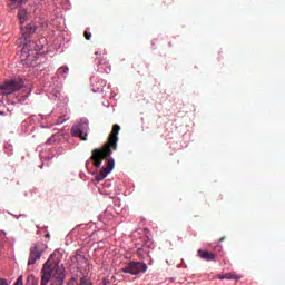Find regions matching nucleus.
Returning <instances> with one entry per match:
<instances>
[{"mask_svg":"<svg viewBox=\"0 0 285 285\" xmlns=\"http://www.w3.org/2000/svg\"><path fill=\"white\" fill-rule=\"evenodd\" d=\"M121 127L117 124L112 126L111 132L109 134L108 141L104 147L94 149L91 151V161H94L95 168H101L104 159H108L112 155V150H117V142L119 141V132Z\"/></svg>","mask_w":285,"mask_h":285,"instance_id":"obj_1","label":"nucleus"},{"mask_svg":"<svg viewBox=\"0 0 285 285\" xmlns=\"http://www.w3.org/2000/svg\"><path fill=\"white\" fill-rule=\"evenodd\" d=\"M22 87L23 79L6 81L2 86H0V95H12V92H18V90Z\"/></svg>","mask_w":285,"mask_h":285,"instance_id":"obj_6","label":"nucleus"},{"mask_svg":"<svg viewBox=\"0 0 285 285\" xmlns=\"http://www.w3.org/2000/svg\"><path fill=\"white\" fill-rule=\"evenodd\" d=\"M18 17H19L20 21H26V10L20 9L18 11Z\"/></svg>","mask_w":285,"mask_h":285,"instance_id":"obj_14","label":"nucleus"},{"mask_svg":"<svg viewBox=\"0 0 285 285\" xmlns=\"http://www.w3.org/2000/svg\"><path fill=\"white\" fill-rule=\"evenodd\" d=\"M41 48L37 47L35 41H28L21 49L20 59L24 63H30V61H35V57Z\"/></svg>","mask_w":285,"mask_h":285,"instance_id":"obj_4","label":"nucleus"},{"mask_svg":"<svg viewBox=\"0 0 285 285\" xmlns=\"http://www.w3.org/2000/svg\"><path fill=\"white\" fill-rule=\"evenodd\" d=\"M78 271L79 273L71 277L67 285H92L90 277H88V273H90L88 259L83 256H80L78 262Z\"/></svg>","mask_w":285,"mask_h":285,"instance_id":"obj_3","label":"nucleus"},{"mask_svg":"<svg viewBox=\"0 0 285 285\" xmlns=\"http://www.w3.org/2000/svg\"><path fill=\"white\" fill-rule=\"evenodd\" d=\"M91 38H92V33L85 31V39H87V41H90Z\"/></svg>","mask_w":285,"mask_h":285,"instance_id":"obj_18","label":"nucleus"},{"mask_svg":"<svg viewBox=\"0 0 285 285\" xmlns=\"http://www.w3.org/2000/svg\"><path fill=\"white\" fill-rule=\"evenodd\" d=\"M41 255H43V249L41 248V243H38L30 248L28 265L37 264V259H41Z\"/></svg>","mask_w":285,"mask_h":285,"instance_id":"obj_9","label":"nucleus"},{"mask_svg":"<svg viewBox=\"0 0 285 285\" xmlns=\"http://www.w3.org/2000/svg\"><path fill=\"white\" fill-rule=\"evenodd\" d=\"M169 282H175V278L170 277V278H169Z\"/></svg>","mask_w":285,"mask_h":285,"instance_id":"obj_23","label":"nucleus"},{"mask_svg":"<svg viewBox=\"0 0 285 285\" xmlns=\"http://www.w3.org/2000/svg\"><path fill=\"white\" fill-rule=\"evenodd\" d=\"M58 75H68V67H60L58 69Z\"/></svg>","mask_w":285,"mask_h":285,"instance_id":"obj_15","label":"nucleus"},{"mask_svg":"<svg viewBox=\"0 0 285 285\" xmlns=\"http://www.w3.org/2000/svg\"><path fill=\"white\" fill-rule=\"evenodd\" d=\"M106 63H108V62L106 61V59L100 60V61H99L100 68H104V66H106Z\"/></svg>","mask_w":285,"mask_h":285,"instance_id":"obj_20","label":"nucleus"},{"mask_svg":"<svg viewBox=\"0 0 285 285\" xmlns=\"http://www.w3.org/2000/svg\"><path fill=\"white\" fill-rule=\"evenodd\" d=\"M148 271V265L142 262H129L122 269V273H129V275H139L141 273H146Z\"/></svg>","mask_w":285,"mask_h":285,"instance_id":"obj_7","label":"nucleus"},{"mask_svg":"<svg viewBox=\"0 0 285 285\" xmlns=\"http://www.w3.org/2000/svg\"><path fill=\"white\" fill-rule=\"evenodd\" d=\"M218 279H235V282H239V279H242V277L238 276L237 274L227 273L224 275H218Z\"/></svg>","mask_w":285,"mask_h":285,"instance_id":"obj_12","label":"nucleus"},{"mask_svg":"<svg viewBox=\"0 0 285 285\" xmlns=\"http://www.w3.org/2000/svg\"><path fill=\"white\" fill-rule=\"evenodd\" d=\"M114 168H115V159L108 158L106 166L102 167L100 171L96 175V180L104 181V179H106V177H108V175L112 173Z\"/></svg>","mask_w":285,"mask_h":285,"instance_id":"obj_8","label":"nucleus"},{"mask_svg":"<svg viewBox=\"0 0 285 285\" xmlns=\"http://www.w3.org/2000/svg\"><path fill=\"white\" fill-rule=\"evenodd\" d=\"M66 269L63 265H60L59 262L50 258L43 264L42 267V277L40 285H48V282H51V285H63L66 279Z\"/></svg>","mask_w":285,"mask_h":285,"instance_id":"obj_2","label":"nucleus"},{"mask_svg":"<svg viewBox=\"0 0 285 285\" xmlns=\"http://www.w3.org/2000/svg\"><path fill=\"white\" fill-rule=\"evenodd\" d=\"M108 70H110V68H107L105 71L108 72Z\"/></svg>","mask_w":285,"mask_h":285,"instance_id":"obj_24","label":"nucleus"},{"mask_svg":"<svg viewBox=\"0 0 285 285\" xmlns=\"http://www.w3.org/2000/svg\"><path fill=\"white\" fill-rule=\"evenodd\" d=\"M88 132H90V126L86 119L71 127V136L79 137L81 141H88Z\"/></svg>","mask_w":285,"mask_h":285,"instance_id":"obj_5","label":"nucleus"},{"mask_svg":"<svg viewBox=\"0 0 285 285\" xmlns=\"http://www.w3.org/2000/svg\"><path fill=\"white\" fill-rule=\"evenodd\" d=\"M13 285H23V276H19Z\"/></svg>","mask_w":285,"mask_h":285,"instance_id":"obj_16","label":"nucleus"},{"mask_svg":"<svg viewBox=\"0 0 285 285\" xmlns=\"http://www.w3.org/2000/svg\"><path fill=\"white\" fill-rule=\"evenodd\" d=\"M0 285H8V281H6V278H0Z\"/></svg>","mask_w":285,"mask_h":285,"instance_id":"obj_21","label":"nucleus"},{"mask_svg":"<svg viewBox=\"0 0 285 285\" xmlns=\"http://www.w3.org/2000/svg\"><path fill=\"white\" fill-rule=\"evenodd\" d=\"M37 27L36 24H27L26 28H22L21 32H22V38L23 41H28V39L30 38V35H35L37 32Z\"/></svg>","mask_w":285,"mask_h":285,"instance_id":"obj_10","label":"nucleus"},{"mask_svg":"<svg viewBox=\"0 0 285 285\" xmlns=\"http://www.w3.org/2000/svg\"><path fill=\"white\" fill-rule=\"evenodd\" d=\"M226 239L225 236H223L222 238H219V242H224Z\"/></svg>","mask_w":285,"mask_h":285,"instance_id":"obj_22","label":"nucleus"},{"mask_svg":"<svg viewBox=\"0 0 285 285\" xmlns=\"http://www.w3.org/2000/svg\"><path fill=\"white\" fill-rule=\"evenodd\" d=\"M137 255H138V257H144V247H139L137 249Z\"/></svg>","mask_w":285,"mask_h":285,"instance_id":"obj_17","label":"nucleus"},{"mask_svg":"<svg viewBox=\"0 0 285 285\" xmlns=\"http://www.w3.org/2000/svg\"><path fill=\"white\" fill-rule=\"evenodd\" d=\"M27 284L28 285H39V281H37V278H35V276H29L27 279Z\"/></svg>","mask_w":285,"mask_h":285,"instance_id":"obj_13","label":"nucleus"},{"mask_svg":"<svg viewBox=\"0 0 285 285\" xmlns=\"http://www.w3.org/2000/svg\"><path fill=\"white\" fill-rule=\"evenodd\" d=\"M198 256L205 262H215V254L212 252L198 249Z\"/></svg>","mask_w":285,"mask_h":285,"instance_id":"obj_11","label":"nucleus"},{"mask_svg":"<svg viewBox=\"0 0 285 285\" xmlns=\"http://www.w3.org/2000/svg\"><path fill=\"white\" fill-rule=\"evenodd\" d=\"M12 3H26L28 0H10Z\"/></svg>","mask_w":285,"mask_h":285,"instance_id":"obj_19","label":"nucleus"}]
</instances>
